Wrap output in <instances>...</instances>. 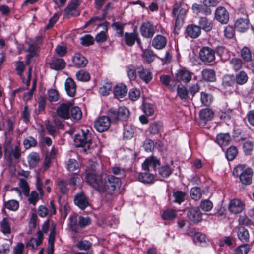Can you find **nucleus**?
Here are the masks:
<instances>
[{
	"mask_svg": "<svg viewBox=\"0 0 254 254\" xmlns=\"http://www.w3.org/2000/svg\"><path fill=\"white\" fill-rule=\"evenodd\" d=\"M198 27L206 32L210 31L213 27L212 21L206 17H200L198 21Z\"/></svg>",
	"mask_w": 254,
	"mask_h": 254,
	"instance_id": "obj_25",
	"label": "nucleus"
},
{
	"mask_svg": "<svg viewBox=\"0 0 254 254\" xmlns=\"http://www.w3.org/2000/svg\"><path fill=\"white\" fill-rule=\"evenodd\" d=\"M28 202L34 206L36 204L40 199L39 194L36 190L32 191L30 194H28Z\"/></svg>",
	"mask_w": 254,
	"mask_h": 254,
	"instance_id": "obj_57",
	"label": "nucleus"
},
{
	"mask_svg": "<svg viewBox=\"0 0 254 254\" xmlns=\"http://www.w3.org/2000/svg\"><path fill=\"white\" fill-rule=\"evenodd\" d=\"M137 34L135 32L132 33L126 32L124 35L125 43L128 46H132L137 38Z\"/></svg>",
	"mask_w": 254,
	"mask_h": 254,
	"instance_id": "obj_39",
	"label": "nucleus"
},
{
	"mask_svg": "<svg viewBox=\"0 0 254 254\" xmlns=\"http://www.w3.org/2000/svg\"><path fill=\"white\" fill-rule=\"evenodd\" d=\"M66 65V63L63 59L54 58L49 63L50 67L55 70H59L64 69Z\"/></svg>",
	"mask_w": 254,
	"mask_h": 254,
	"instance_id": "obj_28",
	"label": "nucleus"
},
{
	"mask_svg": "<svg viewBox=\"0 0 254 254\" xmlns=\"http://www.w3.org/2000/svg\"><path fill=\"white\" fill-rule=\"evenodd\" d=\"M70 118H72L73 120H79L81 118L82 113L79 107L77 106H73L71 104L70 110Z\"/></svg>",
	"mask_w": 254,
	"mask_h": 254,
	"instance_id": "obj_44",
	"label": "nucleus"
},
{
	"mask_svg": "<svg viewBox=\"0 0 254 254\" xmlns=\"http://www.w3.org/2000/svg\"><path fill=\"white\" fill-rule=\"evenodd\" d=\"M162 126V124L161 122H154L150 125L148 130L151 134H157L161 130Z\"/></svg>",
	"mask_w": 254,
	"mask_h": 254,
	"instance_id": "obj_54",
	"label": "nucleus"
},
{
	"mask_svg": "<svg viewBox=\"0 0 254 254\" xmlns=\"http://www.w3.org/2000/svg\"><path fill=\"white\" fill-rule=\"evenodd\" d=\"M92 133L88 130H82L81 134H76L74 137V143L77 147H82L86 151L89 149L92 144Z\"/></svg>",
	"mask_w": 254,
	"mask_h": 254,
	"instance_id": "obj_6",
	"label": "nucleus"
},
{
	"mask_svg": "<svg viewBox=\"0 0 254 254\" xmlns=\"http://www.w3.org/2000/svg\"><path fill=\"white\" fill-rule=\"evenodd\" d=\"M215 17L222 24H226L229 19V13L224 7L219 6L215 10Z\"/></svg>",
	"mask_w": 254,
	"mask_h": 254,
	"instance_id": "obj_13",
	"label": "nucleus"
},
{
	"mask_svg": "<svg viewBox=\"0 0 254 254\" xmlns=\"http://www.w3.org/2000/svg\"><path fill=\"white\" fill-rule=\"evenodd\" d=\"M111 125V121L109 118L103 116L97 119L94 123V127L99 132L107 130Z\"/></svg>",
	"mask_w": 254,
	"mask_h": 254,
	"instance_id": "obj_10",
	"label": "nucleus"
},
{
	"mask_svg": "<svg viewBox=\"0 0 254 254\" xmlns=\"http://www.w3.org/2000/svg\"><path fill=\"white\" fill-rule=\"evenodd\" d=\"M142 58L145 62L148 64L152 63L156 57V55L155 54L154 52L151 49H142Z\"/></svg>",
	"mask_w": 254,
	"mask_h": 254,
	"instance_id": "obj_35",
	"label": "nucleus"
},
{
	"mask_svg": "<svg viewBox=\"0 0 254 254\" xmlns=\"http://www.w3.org/2000/svg\"><path fill=\"white\" fill-rule=\"evenodd\" d=\"M23 144L25 149H28L31 147H36L37 141L34 137L29 136L23 140Z\"/></svg>",
	"mask_w": 254,
	"mask_h": 254,
	"instance_id": "obj_47",
	"label": "nucleus"
},
{
	"mask_svg": "<svg viewBox=\"0 0 254 254\" xmlns=\"http://www.w3.org/2000/svg\"><path fill=\"white\" fill-rule=\"evenodd\" d=\"M77 161L74 159H70L66 163L67 169L69 171H73L78 168Z\"/></svg>",
	"mask_w": 254,
	"mask_h": 254,
	"instance_id": "obj_63",
	"label": "nucleus"
},
{
	"mask_svg": "<svg viewBox=\"0 0 254 254\" xmlns=\"http://www.w3.org/2000/svg\"><path fill=\"white\" fill-rule=\"evenodd\" d=\"M160 165V161L154 156H151L146 159L142 164V169L145 171H150V169L156 170V168Z\"/></svg>",
	"mask_w": 254,
	"mask_h": 254,
	"instance_id": "obj_16",
	"label": "nucleus"
},
{
	"mask_svg": "<svg viewBox=\"0 0 254 254\" xmlns=\"http://www.w3.org/2000/svg\"><path fill=\"white\" fill-rule=\"evenodd\" d=\"M248 78V74L246 72L244 71H240L235 76L236 84L243 85L247 82Z\"/></svg>",
	"mask_w": 254,
	"mask_h": 254,
	"instance_id": "obj_40",
	"label": "nucleus"
},
{
	"mask_svg": "<svg viewBox=\"0 0 254 254\" xmlns=\"http://www.w3.org/2000/svg\"><path fill=\"white\" fill-rule=\"evenodd\" d=\"M81 43L84 46H90L94 43V38L90 35H86L80 38Z\"/></svg>",
	"mask_w": 254,
	"mask_h": 254,
	"instance_id": "obj_64",
	"label": "nucleus"
},
{
	"mask_svg": "<svg viewBox=\"0 0 254 254\" xmlns=\"http://www.w3.org/2000/svg\"><path fill=\"white\" fill-rule=\"evenodd\" d=\"M237 236L239 240L243 243H247L249 241L250 235L248 230L244 227L237 228Z\"/></svg>",
	"mask_w": 254,
	"mask_h": 254,
	"instance_id": "obj_31",
	"label": "nucleus"
},
{
	"mask_svg": "<svg viewBox=\"0 0 254 254\" xmlns=\"http://www.w3.org/2000/svg\"><path fill=\"white\" fill-rule=\"evenodd\" d=\"M71 106V103L61 104L56 110L58 116L65 120L70 118V110Z\"/></svg>",
	"mask_w": 254,
	"mask_h": 254,
	"instance_id": "obj_12",
	"label": "nucleus"
},
{
	"mask_svg": "<svg viewBox=\"0 0 254 254\" xmlns=\"http://www.w3.org/2000/svg\"><path fill=\"white\" fill-rule=\"evenodd\" d=\"M80 5V0H72L65 9V12L67 15L76 16L79 15L77 8Z\"/></svg>",
	"mask_w": 254,
	"mask_h": 254,
	"instance_id": "obj_20",
	"label": "nucleus"
},
{
	"mask_svg": "<svg viewBox=\"0 0 254 254\" xmlns=\"http://www.w3.org/2000/svg\"><path fill=\"white\" fill-rule=\"evenodd\" d=\"M27 159L29 167L35 168L40 162V157L38 153L32 152L28 155Z\"/></svg>",
	"mask_w": 254,
	"mask_h": 254,
	"instance_id": "obj_33",
	"label": "nucleus"
},
{
	"mask_svg": "<svg viewBox=\"0 0 254 254\" xmlns=\"http://www.w3.org/2000/svg\"><path fill=\"white\" fill-rule=\"evenodd\" d=\"M68 226L71 230L76 233L81 232L82 229L91 223V219L89 217L80 216L78 217L75 214L71 215L68 218Z\"/></svg>",
	"mask_w": 254,
	"mask_h": 254,
	"instance_id": "obj_4",
	"label": "nucleus"
},
{
	"mask_svg": "<svg viewBox=\"0 0 254 254\" xmlns=\"http://www.w3.org/2000/svg\"><path fill=\"white\" fill-rule=\"evenodd\" d=\"M148 172L145 171L139 174L138 176L139 181L145 184H151L153 183L154 180V175Z\"/></svg>",
	"mask_w": 254,
	"mask_h": 254,
	"instance_id": "obj_36",
	"label": "nucleus"
},
{
	"mask_svg": "<svg viewBox=\"0 0 254 254\" xmlns=\"http://www.w3.org/2000/svg\"><path fill=\"white\" fill-rule=\"evenodd\" d=\"M250 21L247 17L238 18L234 24L235 29L240 32H246L249 28Z\"/></svg>",
	"mask_w": 254,
	"mask_h": 254,
	"instance_id": "obj_18",
	"label": "nucleus"
},
{
	"mask_svg": "<svg viewBox=\"0 0 254 254\" xmlns=\"http://www.w3.org/2000/svg\"><path fill=\"white\" fill-rule=\"evenodd\" d=\"M202 78L207 82H214L216 80V73L213 69H204L201 72Z\"/></svg>",
	"mask_w": 254,
	"mask_h": 254,
	"instance_id": "obj_34",
	"label": "nucleus"
},
{
	"mask_svg": "<svg viewBox=\"0 0 254 254\" xmlns=\"http://www.w3.org/2000/svg\"><path fill=\"white\" fill-rule=\"evenodd\" d=\"M85 179L87 183L97 191L110 195L115 193L121 185L119 178L108 175L103 178L101 174L96 173L94 170L86 171Z\"/></svg>",
	"mask_w": 254,
	"mask_h": 254,
	"instance_id": "obj_2",
	"label": "nucleus"
},
{
	"mask_svg": "<svg viewBox=\"0 0 254 254\" xmlns=\"http://www.w3.org/2000/svg\"><path fill=\"white\" fill-rule=\"evenodd\" d=\"M243 151L245 155H250L254 149V142L251 140H247L243 143Z\"/></svg>",
	"mask_w": 254,
	"mask_h": 254,
	"instance_id": "obj_50",
	"label": "nucleus"
},
{
	"mask_svg": "<svg viewBox=\"0 0 254 254\" xmlns=\"http://www.w3.org/2000/svg\"><path fill=\"white\" fill-rule=\"evenodd\" d=\"M215 54L214 50L212 48L209 47H203L199 51V58L203 63H211L215 59Z\"/></svg>",
	"mask_w": 254,
	"mask_h": 254,
	"instance_id": "obj_8",
	"label": "nucleus"
},
{
	"mask_svg": "<svg viewBox=\"0 0 254 254\" xmlns=\"http://www.w3.org/2000/svg\"><path fill=\"white\" fill-rule=\"evenodd\" d=\"M166 38L161 35H157L152 40V46L155 49L160 50L166 45Z\"/></svg>",
	"mask_w": 254,
	"mask_h": 254,
	"instance_id": "obj_27",
	"label": "nucleus"
},
{
	"mask_svg": "<svg viewBox=\"0 0 254 254\" xmlns=\"http://www.w3.org/2000/svg\"><path fill=\"white\" fill-rule=\"evenodd\" d=\"M109 24V22H105L104 24L100 25V26H104L105 28L104 31H102L96 35L95 39L97 42L103 43L107 40V36L106 33L108 30L107 26Z\"/></svg>",
	"mask_w": 254,
	"mask_h": 254,
	"instance_id": "obj_41",
	"label": "nucleus"
},
{
	"mask_svg": "<svg viewBox=\"0 0 254 254\" xmlns=\"http://www.w3.org/2000/svg\"><path fill=\"white\" fill-rule=\"evenodd\" d=\"M37 238H31L26 244V247H30L33 250H36L39 246L42 243L43 234L41 231H38L37 233Z\"/></svg>",
	"mask_w": 254,
	"mask_h": 254,
	"instance_id": "obj_23",
	"label": "nucleus"
},
{
	"mask_svg": "<svg viewBox=\"0 0 254 254\" xmlns=\"http://www.w3.org/2000/svg\"><path fill=\"white\" fill-rule=\"evenodd\" d=\"M213 100V98L211 94L203 92H201L200 101L204 106H209L212 104Z\"/></svg>",
	"mask_w": 254,
	"mask_h": 254,
	"instance_id": "obj_43",
	"label": "nucleus"
},
{
	"mask_svg": "<svg viewBox=\"0 0 254 254\" xmlns=\"http://www.w3.org/2000/svg\"><path fill=\"white\" fill-rule=\"evenodd\" d=\"M72 61L74 65L79 68L85 67L88 63V60L79 53L74 54Z\"/></svg>",
	"mask_w": 254,
	"mask_h": 254,
	"instance_id": "obj_29",
	"label": "nucleus"
},
{
	"mask_svg": "<svg viewBox=\"0 0 254 254\" xmlns=\"http://www.w3.org/2000/svg\"><path fill=\"white\" fill-rule=\"evenodd\" d=\"M231 141L230 134L226 133H219L217 135L216 142L221 147L228 146Z\"/></svg>",
	"mask_w": 254,
	"mask_h": 254,
	"instance_id": "obj_30",
	"label": "nucleus"
},
{
	"mask_svg": "<svg viewBox=\"0 0 254 254\" xmlns=\"http://www.w3.org/2000/svg\"><path fill=\"white\" fill-rule=\"evenodd\" d=\"M214 113L212 110L209 108L202 109L199 113V117L201 120L204 122L210 121L213 118Z\"/></svg>",
	"mask_w": 254,
	"mask_h": 254,
	"instance_id": "obj_42",
	"label": "nucleus"
},
{
	"mask_svg": "<svg viewBox=\"0 0 254 254\" xmlns=\"http://www.w3.org/2000/svg\"><path fill=\"white\" fill-rule=\"evenodd\" d=\"M236 84L233 75H225L222 78V85L225 89L233 87Z\"/></svg>",
	"mask_w": 254,
	"mask_h": 254,
	"instance_id": "obj_38",
	"label": "nucleus"
},
{
	"mask_svg": "<svg viewBox=\"0 0 254 254\" xmlns=\"http://www.w3.org/2000/svg\"><path fill=\"white\" fill-rule=\"evenodd\" d=\"M192 73L185 69H181L176 73V80L179 82H184L188 83L191 79Z\"/></svg>",
	"mask_w": 254,
	"mask_h": 254,
	"instance_id": "obj_24",
	"label": "nucleus"
},
{
	"mask_svg": "<svg viewBox=\"0 0 254 254\" xmlns=\"http://www.w3.org/2000/svg\"><path fill=\"white\" fill-rule=\"evenodd\" d=\"M189 219L194 222L198 223L202 220V213L198 208H192L187 213Z\"/></svg>",
	"mask_w": 254,
	"mask_h": 254,
	"instance_id": "obj_21",
	"label": "nucleus"
},
{
	"mask_svg": "<svg viewBox=\"0 0 254 254\" xmlns=\"http://www.w3.org/2000/svg\"><path fill=\"white\" fill-rule=\"evenodd\" d=\"M249 250L250 247L248 244H243L236 248L235 254H247Z\"/></svg>",
	"mask_w": 254,
	"mask_h": 254,
	"instance_id": "obj_62",
	"label": "nucleus"
},
{
	"mask_svg": "<svg viewBox=\"0 0 254 254\" xmlns=\"http://www.w3.org/2000/svg\"><path fill=\"white\" fill-rule=\"evenodd\" d=\"M74 203L82 210L90 205L89 198L83 191L79 192L75 195Z\"/></svg>",
	"mask_w": 254,
	"mask_h": 254,
	"instance_id": "obj_9",
	"label": "nucleus"
},
{
	"mask_svg": "<svg viewBox=\"0 0 254 254\" xmlns=\"http://www.w3.org/2000/svg\"><path fill=\"white\" fill-rule=\"evenodd\" d=\"M65 89L68 96L73 97L75 95L76 85L71 78L66 79L65 82Z\"/></svg>",
	"mask_w": 254,
	"mask_h": 254,
	"instance_id": "obj_26",
	"label": "nucleus"
},
{
	"mask_svg": "<svg viewBox=\"0 0 254 254\" xmlns=\"http://www.w3.org/2000/svg\"><path fill=\"white\" fill-rule=\"evenodd\" d=\"M129 116V111L125 107H121L118 108L119 120L122 121L127 120Z\"/></svg>",
	"mask_w": 254,
	"mask_h": 254,
	"instance_id": "obj_49",
	"label": "nucleus"
},
{
	"mask_svg": "<svg viewBox=\"0 0 254 254\" xmlns=\"http://www.w3.org/2000/svg\"><path fill=\"white\" fill-rule=\"evenodd\" d=\"M113 92L116 98H122L126 95L127 92V88L125 84H120L115 86Z\"/></svg>",
	"mask_w": 254,
	"mask_h": 254,
	"instance_id": "obj_32",
	"label": "nucleus"
},
{
	"mask_svg": "<svg viewBox=\"0 0 254 254\" xmlns=\"http://www.w3.org/2000/svg\"><path fill=\"white\" fill-rule=\"evenodd\" d=\"M140 31L141 35L146 38H151L155 33L154 27L149 22L143 23L140 26Z\"/></svg>",
	"mask_w": 254,
	"mask_h": 254,
	"instance_id": "obj_14",
	"label": "nucleus"
},
{
	"mask_svg": "<svg viewBox=\"0 0 254 254\" xmlns=\"http://www.w3.org/2000/svg\"><path fill=\"white\" fill-rule=\"evenodd\" d=\"M190 195L192 199L199 200L202 196V191L200 188L195 187L190 190Z\"/></svg>",
	"mask_w": 254,
	"mask_h": 254,
	"instance_id": "obj_52",
	"label": "nucleus"
},
{
	"mask_svg": "<svg viewBox=\"0 0 254 254\" xmlns=\"http://www.w3.org/2000/svg\"><path fill=\"white\" fill-rule=\"evenodd\" d=\"M241 55L246 62H250L252 59L251 50L247 47H244L241 51Z\"/></svg>",
	"mask_w": 254,
	"mask_h": 254,
	"instance_id": "obj_58",
	"label": "nucleus"
},
{
	"mask_svg": "<svg viewBox=\"0 0 254 254\" xmlns=\"http://www.w3.org/2000/svg\"><path fill=\"white\" fill-rule=\"evenodd\" d=\"M137 73L140 79L146 84L149 83L152 79V73L142 65L137 66Z\"/></svg>",
	"mask_w": 254,
	"mask_h": 254,
	"instance_id": "obj_15",
	"label": "nucleus"
},
{
	"mask_svg": "<svg viewBox=\"0 0 254 254\" xmlns=\"http://www.w3.org/2000/svg\"><path fill=\"white\" fill-rule=\"evenodd\" d=\"M172 171V169L168 165L162 166L158 169L159 174L163 178L169 177Z\"/></svg>",
	"mask_w": 254,
	"mask_h": 254,
	"instance_id": "obj_48",
	"label": "nucleus"
},
{
	"mask_svg": "<svg viewBox=\"0 0 254 254\" xmlns=\"http://www.w3.org/2000/svg\"><path fill=\"white\" fill-rule=\"evenodd\" d=\"M137 66L134 67L133 65H129L127 68V76L130 80H135L137 77Z\"/></svg>",
	"mask_w": 254,
	"mask_h": 254,
	"instance_id": "obj_53",
	"label": "nucleus"
},
{
	"mask_svg": "<svg viewBox=\"0 0 254 254\" xmlns=\"http://www.w3.org/2000/svg\"><path fill=\"white\" fill-rule=\"evenodd\" d=\"M1 231L4 234H9L11 233V228L7 218H4L0 222Z\"/></svg>",
	"mask_w": 254,
	"mask_h": 254,
	"instance_id": "obj_51",
	"label": "nucleus"
},
{
	"mask_svg": "<svg viewBox=\"0 0 254 254\" xmlns=\"http://www.w3.org/2000/svg\"><path fill=\"white\" fill-rule=\"evenodd\" d=\"M201 33V30L198 25L191 24L187 25L185 29L186 36L195 39L198 37Z\"/></svg>",
	"mask_w": 254,
	"mask_h": 254,
	"instance_id": "obj_17",
	"label": "nucleus"
},
{
	"mask_svg": "<svg viewBox=\"0 0 254 254\" xmlns=\"http://www.w3.org/2000/svg\"><path fill=\"white\" fill-rule=\"evenodd\" d=\"M253 173L252 169L245 165H239L233 171V174L239 177L241 182L245 185L251 184Z\"/></svg>",
	"mask_w": 254,
	"mask_h": 254,
	"instance_id": "obj_5",
	"label": "nucleus"
},
{
	"mask_svg": "<svg viewBox=\"0 0 254 254\" xmlns=\"http://www.w3.org/2000/svg\"><path fill=\"white\" fill-rule=\"evenodd\" d=\"M193 242L200 246H205L208 240L206 236L200 232L195 233L192 236Z\"/></svg>",
	"mask_w": 254,
	"mask_h": 254,
	"instance_id": "obj_37",
	"label": "nucleus"
},
{
	"mask_svg": "<svg viewBox=\"0 0 254 254\" xmlns=\"http://www.w3.org/2000/svg\"><path fill=\"white\" fill-rule=\"evenodd\" d=\"M228 208L232 213L238 214L243 210L244 204L240 200L234 199L230 202Z\"/></svg>",
	"mask_w": 254,
	"mask_h": 254,
	"instance_id": "obj_19",
	"label": "nucleus"
},
{
	"mask_svg": "<svg viewBox=\"0 0 254 254\" xmlns=\"http://www.w3.org/2000/svg\"><path fill=\"white\" fill-rule=\"evenodd\" d=\"M176 216V212L174 209H167L164 211L162 215V217L164 220H172Z\"/></svg>",
	"mask_w": 254,
	"mask_h": 254,
	"instance_id": "obj_61",
	"label": "nucleus"
},
{
	"mask_svg": "<svg viewBox=\"0 0 254 254\" xmlns=\"http://www.w3.org/2000/svg\"><path fill=\"white\" fill-rule=\"evenodd\" d=\"M238 149L236 146H231L229 147L225 153L226 157L229 161H232L238 154Z\"/></svg>",
	"mask_w": 254,
	"mask_h": 254,
	"instance_id": "obj_46",
	"label": "nucleus"
},
{
	"mask_svg": "<svg viewBox=\"0 0 254 254\" xmlns=\"http://www.w3.org/2000/svg\"><path fill=\"white\" fill-rule=\"evenodd\" d=\"M4 154L6 159L10 163L18 160L21 157L20 144L7 143L4 147Z\"/></svg>",
	"mask_w": 254,
	"mask_h": 254,
	"instance_id": "obj_7",
	"label": "nucleus"
},
{
	"mask_svg": "<svg viewBox=\"0 0 254 254\" xmlns=\"http://www.w3.org/2000/svg\"><path fill=\"white\" fill-rule=\"evenodd\" d=\"M230 63L233 69L236 71L239 70L243 65L242 61L240 59L236 58L232 59Z\"/></svg>",
	"mask_w": 254,
	"mask_h": 254,
	"instance_id": "obj_55",
	"label": "nucleus"
},
{
	"mask_svg": "<svg viewBox=\"0 0 254 254\" xmlns=\"http://www.w3.org/2000/svg\"><path fill=\"white\" fill-rule=\"evenodd\" d=\"M76 76L78 80L82 82H86L90 79L89 74L83 70L78 71L76 74Z\"/></svg>",
	"mask_w": 254,
	"mask_h": 254,
	"instance_id": "obj_59",
	"label": "nucleus"
},
{
	"mask_svg": "<svg viewBox=\"0 0 254 254\" xmlns=\"http://www.w3.org/2000/svg\"><path fill=\"white\" fill-rule=\"evenodd\" d=\"M85 179L87 183L97 191L110 195L115 193L121 185L119 178L108 175L103 178L101 174L96 173L94 170L86 171Z\"/></svg>",
	"mask_w": 254,
	"mask_h": 254,
	"instance_id": "obj_1",
	"label": "nucleus"
},
{
	"mask_svg": "<svg viewBox=\"0 0 254 254\" xmlns=\"http://www.w3.org/2000/svg\"><path fill=\"white\" fill-rule=\"evenodd\" d=\"M173 196L174 197L173 202L180 204L185 200L186 193L182 191H175L173 192Z\"/></svg>",
	"mask_w": 254,
	"mask_h": 254,
	"instance_id": "obj_45",
	"label": "nucleus"
},
{
	"mask_svg": "<svg viewBox=\"0 0 254 254\" xmlns=\"http://www.w3.org/2000/svg\"><path fill=\"white\" fill-rule=\"evenodd\" d=\"M4 206L9 210L15 211L19 207V202L15 200H10L4 203Z\"/></svg>",
	"mask_w": 254,
	"mask_h": 254,
	"instance_id": "obj_56",
	"label": "nucleus"
},
{
	"mask_svg": "<svg viewBox=\"0 0 254 254\" xmlns=\"http://www.w3.org/2000/svg\"><path fill=\"white\" fill-rule=\"evenodd\" d=\"M177 94L182 100H187L188 98V91L182 85H180L177 87Z\"/></svg>",
	"mask_w": 254,
	"mask_h": 254,
	"instance_id": "obj_60",
	"label": "nucleus"
},
{
	"mask_svg": "<svg viewBox=\"0 0 254 254\" xmlns=\"http://www.w3.org/2000/svg\"><path fill=\"white\" fill-rule=\"evenodd\" d=\"M187 11L188 10L180 2L173 4L171 15L174 20V32L175 34H178L183 26Z\"/></svg>",
	"mask_w": 254,
	"mask_h": 254,
	"instance_id": "obj_3",
	"label": "nucleus"
},
{
	"mask_svg": "<svg viewBox=\"0 0 254 254\" xmlns=\"http://www.w3.org/2000/svg\"><path fill=\"white\" fill-rule=\"evenodd\" d=\"M27 48L26 51L29 53L26 56V64L28 65L31 62V60L35 57L38 51V46L35 41L29 40L26 42Z\"/></svg>",
	"mask_w": 254,
	"mask_h": 254,
	"instance_id": "obj_11",
	"label": "nucleus"
},
{
	"mask_svg": "<svg viewBox=\"0 0 254 254\" xmlns=\"http://www.w3.org/2000/svg\"><path fill=\"white\" fill-rule=\"evenodd\" d=\"M192 10L194 13L196 14L201 13L205 15H210L212 13L211 9L204 4L203 5L196 3L193 4L192 5Z\"/></svg>",
	"mask_w": 254,
	"mask_h": 254,
	"instance_id": "obj_22",
	"label": "nucleus"
}]
</instances>
